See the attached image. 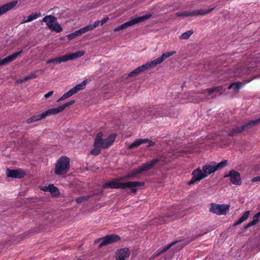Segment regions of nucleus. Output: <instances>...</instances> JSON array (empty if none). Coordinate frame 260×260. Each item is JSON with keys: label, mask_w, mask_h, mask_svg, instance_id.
Instances as JSON below:
<instances>
[{"label": "nucleus", "mask_w": 260, "mask_h": 260, "mask_svg": "<svg viewBox=\"0 0 260 260\" xmlns=\"http://www.w3.org/2000/svg\"><path fill=\"white\" fill-rule=\"evenodd\" d=\"M28 80H30V78L29 77V76L27 75V76H26L24 77V78L22 80V81H27Z\"/></svg>", "instance_id": "47"}, {"label": "nucleus", "mask_w": 260, "mask_h": 260, "mask_svg": "<svg viewBox=\"0 0 260 260\" xmlns=\"http://www.w3.org/2000/svg\"><path fill=\"white\" fill-rule=\"evenodd\" d=\"M156 110L155 113H153V115L162 116L164 114L161 112L166 111L167 110V107L166 106H158L154 109Z\"/></svg>", "instance_id": "31"}, {"label": "nucleus", "mask_w": 260, "mask_h": 260, "mask_svg": "<svg viewBox=\"0 0 260 260\" xmlns=\"http://www.w3.org/2000/svg\"><path fill=\"white\" fill-rule=\"evenodd\" d=\"M176 53L175 51H171L166 52L162 53V54L156 59L152 60L151 61L148 62L145 64H143L140 67L134 70L128 74L129 76H134L141 73L142 71H146V70L150 69L152 67H155L156 65L163 62L166 58L169 57L175 54Z\"/></svg>", "instance_id": "2"}, {"label": "nucleus", "mask_w": 260, "mask_h": 260, "mask_svg": "<svg viewBox=\"0 0 260 260\" xmlns=\"http://www.w3.org/2000/svg\"><path fill=\"white\" fill-rule=\"evenodd\" d=\"M158 158L153 159L150 161L143 164L138 168L133 169L132 171L128 173L125 176L122 177L123 180H129L136 178L139 174L142 173L144 171H147L152 169L156 164L159 162Z\"/></svg>", "instance_id": "3"}, {"label": "nucleus", "mask_w": 260, "mask_h": 260, "mask_svg": "<svg viewBox=\"0 0 260 260\" xmlns=\"http://www.w3.org/2000/svg\"><path fill=\"white\" fill-rule=\"evenodd\" d=\"M53 91H50L48 92L47 93H46L44 95L45 98L47 99V98H49L53 94Z\"/></svg>", "instance_id": "45"}, {"label": "nucleus", "mask_w": 260, "mask_h": 260, "mask_svg": "<svg viewBox=\"0 0 260 260\" xmlns=\"http://www.w3.org/2000/svg\"><path fill=\"white\" fill-rule=\"evenodd\" d=\"M6 176L9 178L21 179L25 175V173L22 169L11 170L7 169L6 173Z\"/></svg>", "instance_id": "17"}, {"label": "nucleus", "mask_w": 260, "mask_h": 260, "mask_svg": "<svg viewBox=\"0 0 260 260\" xmlns=\"http://www.w3.org/2000/svg\"><path fill=\"white\" fill-rule=\"evenodd\" d=\"M109 20V18L108 17H105L104 19H103L100 22H101V25H102L104 24L105 23H106L108 20Z\"/></svg>", "instance_id": "44"}, {"label": "nucleus", "mask_w": 260, "mask_h": 260, "mask_svg": "<svg viewBox=\"0 0 260 260\" xmlns=\"http://www.w3.org/2000/svg\"><path fill=\"white\" fill-rule=\"evenodd\" d=\"M86 84V81H83L81 83L79 84L72 88V89L73 90V91L75 94L80 90L83 89L85 87Z\"/></svg>", "instance_id": "30"}, {"label": "nucleus", "mask_w": 260, "mask_h": 260, "mask_svg": "<svg viewBox=\"0 0 260 260\" xmlns=\"http://www.w3.org/2000/svg\"><path fill=\"white\" fill-rule=\"evenodd\" d=\"M85 52L82 50L78 51L74 53L65 54L58 57H56L48 60L46 61L47 64L51 63H59L64 62L70 60H73L84 55Z\"/></svg>", "instance_id": "5"}, {"label": "nucleus", "mask_w": 260, "mask_h": 260, "mask_svg": "<svg viewBox=\"0 0 260 260\" xmlns=\"http://www.w3.org/2000/svg\"><path fill=\"white\" fill-rule=\"evenodd\" d=\"M191 175L192 177L187 183L189 185L194 184L206 177V175L204 173L203 171L199 169L194 170Z\"/></svg>", "instance_id": "16"}, {"label": "nucleus", "mask_w": 260, "mask_h": 260, "mask_svg": "<svg viewBox=\"0 0 260 260\" xmlns=\"http://www.w3.org/2000/svg\"><path fill=\"white\" fill-rule=\"evenodd\" d=\"M82 34L80 29H78L74 32L71 33L68 35V37L69 40H72L77 36H80Z\"/></svg>", "instance_id": "35"}, {"label": "nucleus", "mask_w": 260, "mask_h": 260, "mask_svg": "<svg viewBox=\"0 0 260 260\" xmlns=\"http://www.w3.org/2000/svg\"><path fill=\"white\" fill-rule=\"evenodd\" d=\"M70 159L66 156H61L54 164V173L58 176L65 175L70 170Z\"/></svg>", "instance_id": "4"}, {"label": "nucleus", "mask_w": 260, "mask_h": 260, "mask_svg": "<svg viewBox=\"0 0 260 260\" xmlns=\"http://www.w3.org/2000/svg\"><path fill=\"white\" fill-rule=\"evenodd\" d=\"M250 214L249 211H246L242 216L238 219V220L234 223V225H237L241 224L243 221L246 220L249 217Z\"/></svg>", "instance_id": "29"}, {"label": "nucleus", "mask_w": 260, "mask_h": 260, "mask_svg": "<svg viewBox=\"0 0 260 260\" xmlns=\"http://www.w3.org/2000/svg\"><path fill=\"white\" fill-rule=\"evenodd\" d=\"M176 242H172V243L169 244L167 246H165V247L162 248V249H159L156 251V253H155V256H159L162 253L165 252L168 250H169L173 245H174Z\"/></svg>", "instance_id": "28"}, {"label": "nucleus", "mask_w": 260, "mask_h": 260, "mask_svg": "<svg viewBox=\"0 0 260 260\" xmlns=\"http://www.w3.org/2000/svg\"><path fill=\"white\" fill-rule=\"evenodd\" d=\"M229 210V206L211 203L210 211L217 215H225Z\"/></svg>", "instance_id": "14"}, {"label": "nucleus", "mask_w": 260, "mask_h": 260, "mask_svg": "<svg viewBox=\"0 0 260 260\" xmlns=\"http://www.w3.org/2000/svg\"><path fill=\"white\" fill-rule=\"evenodd\" d=\"M122 177L116 178L112 181L107 182L103 185V188H114V189H125L129 188L131 191L136 193L137 192V187L142 186L144 185L143 182L129 181L127 182H118L119 181L123 180Z\"/></svg>", "instance_id": "1"}, {"label": "nucleus", "mask_w": 260, "mask_h": 260, "mask_svg": "<svg viewBox=\"0 0 260 260\" xmlns=\"http://www.w3.org/2000/svg\"><path fill=\"white\" fill-rule=\"evenodd\" d=\"M47 190L49 191L52 194L57 196L59 194L58 189L54 186L53 184H50L47 187Z\"/></svg>", "instance_id": "33"}, {"label": "nucleus", "mask_w": 260, "mask_h": 260, "mask_svg": "<svg viewBox=\"0 0 260 260\" xmlns=\"http://www.w3.org/2000/svg\"><path fill=\"white\" fill-rule=\"evenodd\" d=\"M90 197L89 196H81L76 199V202L78 204L81 203L87 200Z\"/></svg>", "instance_id": "37"}, {"label": "nucleus", "mask_w": 260, "mask_h": 260, "mask_svg": "<svg viewBox=\"0 0 260 260\" xmlns=\"http://www.w3.org/2000/svg\"><path fill=\"white\" fill-rule=\"evenodd\" d=\"M41 16V14L40 12L39 13H32L30 15H29L27 18L25 19V18L23 19L22 23H27L32 21L34 20H35L40 17Z\"/></svg>", "instance_id": "25"}, {"label": "nucleus", "mask_w": 260, "mask_h": 260, "mask_svg": "<svg viewBox=\"0 0 260 260\" xmlns=\"http://www.w3.org/2000/svg\"><path fill=\"white\" fill-rule=\"evenodd\" d=\"M75 103V100H71L69 102H67V103H64V104L61 105L60 106H61L62 110H63L65 108L73 105Z\"/></svg>", "instance_id": "39"}, {"label": "nucleus", "mask_w": 260, "mask_h": 260, "mask_svg": "<svg viewBox=\"0 0 260 260\" xmlns=\"http://www.w3.org/2000/svg\"><path fill=\"white\" fill-rule=\"evenodd\" d=\"M251 181L252 182L260 181V176L254 177L252 179Z\"/></svg>", "instance_id": "46"}, {"label": "nucleus", "mask_w": 260, "mask_h": 260, "mask_svg": "<svg viewBox=\"0 0 260 260\" xmlns=\"http://www.w3.org/2000/svg\"><path fill=\"white\" fill-rule=\"evenodd\" d=\"M62 109L60 106L55 108L49 109L40 114L33 116L27 120V123H30L45 118L47 116L57 114L61 111Z\"/></svg>", "instance_id": "6"}, {"label": "nucleus", "mask_w": 260, "mask_h": 260, "mask_svg": "<svg viewBox=\"0 0 260 260\" xmlns=\"http://www.w3.org/2000/svg\"><path fill=\"white\" fill-rule=\"evenodd\" d=\"M81 30L82 34L85 33L88 31L92 30L93 29L92 24L88 25L85 27L80 28Z\"/></svg>", "instance_id": "38"}, {"label": "nucleus", "mask_w": 260, "mask_h": 260, "mask_svg": "<svg viewBox=\"0 0 260 260\" xmlns=\"http://www.w3.org/2000/svg\"><path fill=\"white\" fill-rule=\"evenodd\" d=\"M62 109L60 106L55 108L49 109L40 114L33 116L27 120V123H30L45 118L47 116L57 114L61 111Z\"/></svg>", "instance_id": "7"}, {"label": "nucleus", "mask_w": 260, "mask_h": 260, "mask_svg": "<svg viewBox=\"0 0 260 260\" xmlns=\"http://www.w3.org/2000/svg\"><path fill=\"white\" fill-rule=\"evenodd\" d=\"M62 109L60 106L55 108L49 109L40 114L33 116L27 120V123H30L45 118L47 116L57 114L61 111Z\"/></svg>", "instance_id": "8"}, {"label": "nucleus", "mask_w": 260, "mask_h": 260, "mask_svg": "<svg viewBox=\"0 0 260 260\" xmlns=\"http://www.w3.org/2000/svg\"><path fill=\"white\" fill-rule=\"evenodd\" d=\"M100 23H101V22L99 20L95 21L94 22L93 24H92L93 29L94 28L98 27Z\"/></svg>", "instance_id": "42"}, {"label": "nucleus", "mask_w": 260, "mask_h": 260, "mask_svg": "<svg viewBox=\"0 0 260 260\" xmlns=\"http://www.w3.org/2000/svg\"><path fill=\"white\" fill-rule=\"evenodd\" d=\"M213 10V8L208 9L207 10H205L203 9H200V10H192L190 11H181V12H178L175 13V16L177 17H187L189 16H197V15H204L206 14H208L210 13L212 10Z\"/></svg>", "instance_id": "13"}, {"label": "nucleus", "mask_w": 260, "mask_h": 260, "mask_svg": "<svg viewBox=\"0 0 260 260\" xmlns=\"http://www.w3.org/2000/svg\"><path fill=\"white\" fill-rule=\"evenodd\" d=\"M259 123L260 117L255 120H250V121L246 123L245 124L242 125V126L243 127V130L244 131L246 129L250 128Z\"/></svg>", "instance_id": "24"}, {"label": "nucleus", "mask_w": 260, "mask_h": 260, "mask_svg": "<svg viewBox=\"0 0 260 260\" xmlns=\"http://www.w3.org/2000/svg\"><path fill=\"white\" fill-rule=\"evenodd\" d=\"M75 93L73 91V90L72 89L69 90L67 92L64 93L59 99H58L57 101V102H60L61 101H63L68 98L71 96L73 94H74Z\"/></svg>", "instance_id": "32"}, {"label": "nucleus", "mask_w": 260, "mask_h": 260, "mask_svg": "<svg viewBox=\"0 0 260 260\" xmlns=\"http://www.w3.org/2000/svg\"><path fill=\"white\" fill-rule=\"evenodd\" d=\"M223 92V86H217L211 88L206 89L204 90L203 93L208 92L209 95H210L214 92L219 93L221 94Z\"/></svg>", "instance_id": "23"}, {"label": "nucleus", "mask_w": 260, "mask_h": 260, "mask_svg": "<svg viewBox=\"0 0 260 260\" xmlns=\"http://www.w3.org/2000/svg\"><path fill=\"white\" fill-rule=\"evenodd\" d=\"M30 79H35L37 77V75L35 73H31L28 75Z\"/></svg>", "instance_id": "43"}, {"label": "nucleus", "mask_w": 260, "mask_h": 260, "mask_svg": "<svg viewBox=\"0 0 260 260\" xmlns=\"http://www.w3.org/2000/svg\"><path fill=\"white\" fill-rule=\"evenodd\" d=\"M152 15L151 14H146L144 16L141 17H137L134 18V19L130 20L121 25H118L114 29V31H119L120 30L125 29L130 26H132L135 25L139 22H142L148 19L151 17Z\"/></svg>", "instance_id": "9"}, {"label": "nucleus", "mask_w": 260, "mask_h": 260, "mask_svg": "<svg viewBox=\"0 0 260 260\" xmlns=\"http://www.w3.org/2000/svg\"><path fill=\"white\" fill-rule=\"evenodd\" d=\"M193 31L192 30H188L183 33L181 36L180 37V39L181 40H187L189 38L190 36L193 34Z\"/></svg>", "instance_id": "36"}, {"label": "nucleus", "mask_w": 260, "mask_h": 260, "mask_svg": "<svg viewBox=\"0 0 260 260\" xmlns=\"http://www.w3.org/2000/svg\"><path fill=\"white\" fill-rule=\"evenodd\" d=\"M227 165L228 161L226 160H223L218 164L214 162L213 165H206L203 167V171L206 175L207 177L208 175L215 172L218 169L223 168Z\"/></svg>", "instance_id": "12"}, {"label": "nucleus", "mask_w": 260, "mask_h": 260, "mask_svg": "<svg viewBox=\"0 0 260 260\" xmlns=\"http://www.w3.org/2000/svg\"><path fill=\"white\" fill-rule=\"evenodd\" d=\"M22 52H23V50H21L19 51L16 52L12 54V55H10L8 56L5 57V58H4L2 60H0V66L5 65L10 62L13 61L17 58V57L18 55H19L20 54H21Z\"/></svg>", "instance_id": "22"}, {"label": "nucleus", "mask_w": 260, "mask_h": 260, "mask_svg": "<svg viewBox=\"0 0 260 260\" xmlns=\"http://www.w3.org/2000/svg\"><path fill=\"white\" fill-rule=\"evenodd\" d=\"M42 21L45 22L50 29L56 32H60L62 30V28L56 22L57 19L54 16H46L42 19Z\"/></svg>", "instance_id": "11"}, {"label": "nucleus", "mask_w": 260, "mask_h": 260, "mask_svg": "<svg viewBox=\"0 0 260 260\" xmlns=\"http://www.w3.org/2000/svg\"><path fill=\"white\" fill-rule=\"evenodd\" d=\"M131 252L128 248H123L119 249L116 252V257L117 260H125L130 255Z\"/></svg>", "instance_id": "20"}, {"label": "nucleus", "mask_w": 260, "mask_h": 260, "mask_svg": "<svg viewBox=\"0 0 260 260\" xmlns=\"http://www.w3.org/2000/svg\"><path fill=\"white\" fill-rule=\"evenodd\" d=\"M94 148L92 149L90 151V154L93 155H99L101 151V148L100 145L99 144H96V140L94 139V142L93 144Z\"/></svg>", "instance_id": "27"}, {"label": "nucleus", "mask_w": 260, "mask_h": 260, "mask_svg": "<svg viewBox=\"0 0 260 260\" xmlns=\"http://www.w3.org/2000/svg\"><path fill=\"white\" fill-rule=\"evenodd\" d=\"M259 216H260V212L257 213L256 214H255L254 215V216L253 217L252 221H254L255 224L258 221Z\"/></svg>", "instance_id": "40"}, {"label": "nucleus", "mask_w": 260, "mask_h": 260, "mask_svg": "<svg viewBox=\"0 0 260 260\" xmlns=\"http://www.w3.org/2000/svg\"><path fill=\"white\" fill-rule=\"evenodd\" d=\"M148 143V145L147 146V147H150L151 146H154L155 145V143L154 142H152L151 140H149L148 139H139L136 140L133 143H132L131 144H130L128 146V148L129 149H132L135 148H137L140 146L141 145L143 144Z\"/></svg>", "instance_id": "19"}, {"label": "nucleus", "mask_w": 260, "mask_h": 260, "mask_svg": "<svg viewBox=\"0 0 260 260\" xmlns=\"http://www.w3.org/2000/svg\"><path fill=\"white\" fill-rule=\"evenodd\" d=\"M243 131V127L242 126L237 127L231 130L228 134V136L230 137L236 136L242 133Z\"/></svg>", "instance_id": "26"}, {"label": "nucleus", "mask_w": 260, "mask_h": 260, "mask_svg": "<svg viewBox=\"0 0 260 260\" xmlns=\"http://www.w3.org/2000/svg\"><path fill=\"white\" fill-rule=\"evenodd\" d=\"M254 224H255V222H254V221H253L252 220L251 222H249L248 223H247V224L244 226V228H245V229H248V228H250V226H252V225H254Z\"/></svg>", "instance_id": "41"}, {"label": "nucleus", "mask_w": 260, "mask_h": 260, "mask_svg": "<svg viewBox=\"0 0 260 260\" xmlns=\"http://www.w3.org/2000/svg\"><path fill=\"white\" fill-rule=\"evenodd\" d=\"M242 86V83L236 82L230 84L228 87V89L233 88L235 91H238Z\"/></svg>", "instance_id": "34"}, {"label": "nucleus", "mask_w": 260, "mask_h": 260, "mask_svg": "<svg viewBox=\"0 0 260 260\" xmlns=\"http://www.w3.org/2000/svg\"><path fill=\"white\" fill-rule=\"evenodd\" d=\"M230 177L231 182L234 185H240L242 183L240 173L235 170L230 171L228 174L225 175L224 177Z\"/></svg>", "instance_id": "18"}, {"label": "nucleus", "mask_w": 260, "mask_h": 260, "mask_svg": "<svg viewBox=\"0 0 260 260\" xmlns=\"http://www.w3.org/2000/svg\"><path fill=\"white\" fill-rule=\"evenodd\" d=\"M102 134L99 133L95 139L96 140V144H99L101 147L103 149H106L111 146L114 143L116 135L114 134H111L108 138L105 139H102Z\"/></svg>", "instance_id": "10"}, {"label": "nucleus", "mask_w": 260, "mask_h": 260, "mask_svg": "<svg viewBox=\"0 0 260 260\" xmlns=\"http://www.w3.org/2000/svg\"><path fill=\"white\" fill-rule=\"evenodd\" d=\"M121 239L119 236L115 234L108 235L104 237L99 239V241H101L99 247V248L102 247L104 246L113 243L117 242Z\"/></svg>", "instance_id": "15"}, {"label": "nucleus", "mask_w": 260, "mask_h": 260, "mask_svg": "<svg viewBox=\"0 0 260 260\" xmlns=\"http://www.w3.org/2000/svg\"><path fill=\"white\" fill-rule=\"evenodd\" d=\"M18 3V1H14L8 3L0 7V16L5 14L8 11L15 7Z\"/></svg>", "instance_id": "21"}]
</instances>
